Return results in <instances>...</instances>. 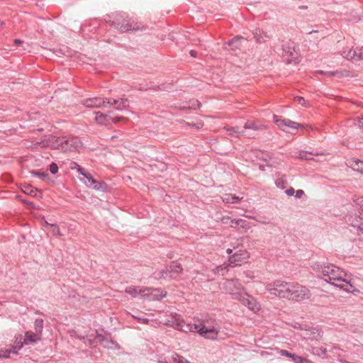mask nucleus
I'll list each match as a JSON object with an SVG mask.
<instances>
[{"mask_svg": "<svg viewBox=\"0 0 363 363\" xmlns=\"http://www.w3.org/2000/svg\"><path fill=\"white\" fill-rule=\"evenodd\" d=\"M357 60H363V47H362V48H361L359 50V52H357Z\"/></svg>", "mask_w": 363, "mask_h": 363, "instance_id": "09e8293b", "label": "nucleus"}, {"mask_svg": "<svg viewBox=\"0 0 363 363\" xmlns=\"http://www.w3.org/2000/svg\"><path fill=\"white\" fill-rule=\"evenodd\" d=\"M95 120L99 124L105 125L110 124L111 116L109 115L101 113L99 111L95 112Z\"/></svg>", "mask_w": 363, "mask_h": 363, "instance_id": "5701e85b", "label": "nucleus"}, {"mask_svg": "<svg viewBox=\"0 0 363 363\" xmlns=\"http://www.w3.org/2000/svg\"><path fill=\"white\" fill-rule=\"evenodd\" d=\"M223 289L236 299L237 295L241 294L240 291L243 289V286L239 279H226L223 283Z\"/></svg>", "mask_w": 363, "mask_h": 363, "instance_id": "6e6552de", "label": "nucleus"}, {"mask_svg": "<svg viewBox=\"0 0 363 363\" xmlns=\"http://www.w3.org/2000/svg\"><path fill=\"white\" fill-rule=\"evenodd\" d=\"M294 194H296L295 196L296 198L300 199L304 194V191L301 189H298V190L295 191Z\"/></svg>", "mask_w": 363, "mask_h": 363, "instance_id": "de8ad7c7", "label": "nucleus"}, {"mask_svg": "<svg viewBox=\"0 0 363 363\" xmlns=\"http://www.w3.org/2000/svg\"><path fill=\"white\" fill-rule=\"evenodd\" d=\"M294 101L302 106H306V101L304 98L300 96H297L294 98Z\"/></svg>", "mask_w": 363, "mask_h": 363, "instance_id": "c03bdc74", "label": "nucleus"}, {"mask_svg": "<svg viewBox=\"0 0 363 363\" xmlns=\"http://www.w3.org/2000/svg\"><path fill=\"white\" fill-rule=\"evenodd\" d=\"M39 335H36L35 333L32 332H26L25 334V338L23 340V343L25 345H28L29 343H36L40 337H38Z\"/></svg>", "mask_w": 363, "mask_h": 363, "instance_id": "b1692460", "label": "nucleus"}, {"mask_svg": "<svg viewBox=\"0 0 363 363\" xmlns=\"http://www.w3.org/2000/svg\"><path fill=\"white\" fill-rule=\"evenodd\" d=\"M51 145L63 152H74L81 147L82 143L77 138H57Z\"/></svg>", "mask_w": 363, "mask_h": 363, "instance_id": "20e7f679", "label": "nucleus"}, {"mask_svg": "<svg viewBox=\"0 0 363 363\" xmlns=\"http://www.w3.org/2000/svg\"><path fill=\"white\" fill-rule=\"evenodd\" d=\"M234 223H237V224L239 225V228L249 229L251 228L250 223L246 220L242 218L237 219Z\"/></svg>", "mask_w": 363, "mask_h": 363, "instance_id": "c9c22d12", "label": "nucleus"}, {"mask_svg": "<svg viewBox=\"0 0 363 363\" xmlns=\"http://www.w3.org/2000/svg\"><path fill=\"white\" fill-rule=\"evenodd\" d=\"M278 350V353L282 356H284V357H289V358H291V360L294 362V363H312L311 361L307 359H304L301 356H298L296 354H294V353H291L289 352V351L286 350H280V349H277Z\"/></svg>", "mask_w": 363, "mask_h": 363, "instance_id": "dca6fc26", "label": "nucleus"}, {"mask_svg": "<svg viewBox=\"0 0 363 363\" xmlns=\"http://www.w3.org/2000/svg\"><path fill=\"white\" fill-rule=\"evenodd\" d=\"M237 219H233V220H230V227L232 228H239V225L237 224V223H234V221H236Z\"/></svg>", "mask_w": 363, "mask_h": 363, "instance_id": "5fc2aeb1", "label": "nucleus"}, {"mask_svg": "<svg viewBox=\"0 0 363 363\" xmlns=\"http://www.w3.org/2000/svg\"><path fill=\"white\" fill-rule=\"evenodd\" d=\"M30 174L35 177H38L43 181L50 180L49 174L45 172H41L40 170H32Z\"/></svg>", "mask_w": 363, "mask_h": 363, "instance_id": "c756f323", "label": "nucleus"}, {"mask_svg": "<svg viewBox=\"0 0 363 363\" xmlns=\"http://www.w3.org/2000/svg\"><path fill=\"white\" fill-rule=\"evenodd\" d=\"M329 74L330 75H335L339 78H341V77H350L351 76L350 75V72L348 71V70H346V69H343V70H337V71H335L334 72H329Z\"/></svg>", "mask_w": 363, "mask_h": 363, "instance_id": "72a5a7b5", "label": "nucleus"}, {"mask_svg": "<svg viewBox=\"0 0 363 363\" xmlns=\"http://www.w3.org/2000/svg\"><path fill=\"white\" fill-rule=\"evenodd\" d=\"M13 43L15 45L18 46L22 43V40H21L20 39H15Z\"/></svg>", "mask_w": 363, "mask_h": 363, "instance_id": "bf43d9fd", "label": "nucleus"}, {"mask_svg": "<svg viewBox=\"0 0 363 363\" xmlns=\"http://www.w3.org/2000/svg\"><path fill=\"white\" fill-rule=\"evenodd\" d=\"M319 72L321 74H325V75H328V76H331L329 72H325V71H319Z\"/></svg>", "mask_w": 363, "mask_h": 363, "instance_id": "e2e57ef3", "label": "nucleus"}, {"mask_svg": "<svg viewBox=\"0 0 363 363\" xmlns=\"http://www.w3.org/2000/svg\"><path fill=\"white\" fill-rule=\"evenodd\" d=\"M25 345L23 341L22 342V336L19 335L16 337L15 345L12 346L11 348L4 350L5 352H9V354L11 353L18 354V351L23 347Z\"/></svg>", "mask_w": 363, "mask_h": 363, "instance_id": "4be33fe9", "label": "nucleus"}, {"mask_svg": "<svg viewBox=\"0 0 363 363\" xmlns=\"http://www.w3.org/2000/svg\"><path fill=\"white\" fill-rule=\"evenodd\" d=\"M96 342H99L104 344V347L113 349L118 345V344L112 339L105 337L103 335L97 333L95 337Z\"/></svg>", "mask_w": 363, "mask_h": 363, "instance_id": "aec40b11", "label": "nucleus"}, {"mask_svg": "<svg viewBox=\"0 0 363 363\" xmlns=\"http://www.w3.org/2000/svg\"><path fill=\"white\" fill-rule=\"evenodd\" d=\"M292 282L282 280H275L266 285V290L271 294L280 298L288 299L290 294V288Z\"/></svg>", "mask_w": 363, "mask_h": 363, "instance_id": "7ed1b4c3", "label": "nucleus"}, {"mask_svg": "<svg viewBox=\"0 0 363 363\" xmlns=\"http://www.w3.org/2000/svg\"><path fill=\"white\" fill-rule=\"evenodd\" d=\"M253 38L257 43H263L270 39V36L263 30L257 28L253 32Z\"/></svg>", "mask_w": 363, "mask_h": 363, "instance_id": "f3484780", "label": "nucleus"}, {"mask_svg": "<svg viewBox=\"0 0 363 363\" xmlns=\"http://www.w3.org/2000/svg\"><path fill=\"white\" fill-rule=\"evenodd\" d=\"M34 328L36 335H41L43 329V320L37 318L34 322Z\"/></svg>", "mask_w": 363, "mask_h": 363, "instance_id": "7c9ffc66", "label": "nucleus"}, {"mask_svg": "<svg viewBox=\"0 0 363 363\" xmlns=\"http://www.w3.org/2000/svg\"><path fill=\"white\" fill-rule=\"evenodd\" d=\"M189 53H190V55L191 57H196V54H197L196 51L191 50Z\"/></svg>", "mask_w": 363, "mask_h": 363, "instance_id": "052dcab7", "label": "nucleus"}, {"mask_svg": "<svg viewBox=\"0 0 363 363\" xmlns=\"http://www.w3.org/2000/svg\"><path fill=\"white\" fill-rule=\"evenodd\" d=\"M311 296V291L307 287L298 283H291L290 294L288 297L289 300L301 301L306 299H309Z\"/></svg>", "mask_w": 363, "mask_h": 363, "instance_id": "39448f33", "label": "nucleus"}, {"mask_svg": "<svg viewBox=\"0 0 363 363\" xmlns=\"http://www.w3.org/2000/svg\"><path fill=\"white\" fill-rule=\"evenodd\" d=\"M109 25L121 33L128 31H138L144 28L140 23L135 21L127 14H117L113 21H108Z\"/></svg>", "mask_w": 363, "mask_h": 363, "instance_id": "f03ea898", "label": "nucleus"}, {"mask_svg": "<svg viewBox=\"0 0 363 363\" xmlns=\"http://www.w3.org/2000/svg\"><path fill=\"white\" fill-rule=\"evenodd\" d=\"M276 184H277V186H279H279H281V184H283V182L277 181V182H276Z\"/></svg>", "mask_w": 363, "mask_h": 363, "instance_id": "338daca9", "label": "nucleus"}, {"mask_svg": "<svg viewBox=\"0 0 363 363\" xmlns=\"http://www.w3.org/2000/svg\"><path fill=\"white\" fill-rule=\"evenodd\" d=\"M9 357V352L1 351L0 352V357L1 358H7Z\"/></svg>", "mask_w": 363, "mask_h": 363, "instance_id": "864d4df0", "label": "nucleus"}, {"mask_svg": "<svg viewBox=\"0 0 363 363\" xmlns=\"http://www.w3.org/2000/svg\"><path fill=\"white\" fill-rule=\"evenodd\" d=\"M133 317L134 319L143 324H147L150 322L149 319L147 318H142L135 315H133Z\"/></svg>", "mask_w": 363, "mask_h": 363, "instance_id": "49530a36", "label": "nucleus"}, {"mask_svg": "<svg viewBox=\"0 0 363 363\" xmlns=\"http://www.w3.org/2000/svg\"><path fill=\"white\" fill-rule=\"evenodd\" d=\"M312 268L316 276L325 282L339 287L347 292H359L358 289L347 281L345 278L346 273L338 267L332 264L315 262L312 265Z\"/></svg>", "mask_w": 363, "mask_h": 363, "instance_id": "f257e3e1", "label": "nucleus"}, {"mask_svg": "<svg viewBox=\"0 0 363 363\" xmlns=\"http://www.w3.org/2000/svg\"><path fill=\"white\" fill-rule=\"evenodd\" d=\"M191 103V106H189L188 107L186 106H184L182 108L183 109H186V108H193V109H196L197 108H199L200 106H201V103L199 101H193Z\"/></svg>", "mask_w": 363, "mask_h": 363, "instance_id": "a19ab883", "label": "nucleus"}, {"mask_svg": "<svg viewBox=\"0 0 363 363\" xmlns=\"http://www.w3.org/2000/svg\"><path fill=\"white\" fill-rule=\"evenodd\" d=\"M199 333L203 337L211 340L217 339L218 330L216 329L214 327L207 328L206 326L200 327L198 329Z\"/></svg>", "mask_w": 363, "mask_h": 363, "instance_id": "2eb2a0df", "label": "nucleus"}, {"mask_svg": "<svg viewBox=\"0 0 363 363\" xmlns=\"http://www.w3.org/2000/svg\"><path fill=\"white\" fill-rule=\"evenodd\" d=\"M285 193L288 195V196H293L295 193V190L294 188L292 187H290L289 189H286Z\"/></svg>", "mask_w": 363, "mask_h": 363, "instance_id": "8fccbe9b", "label": "nucleus"}, {"mask_svg": "<svg viewBox=\"0 0 363 363\" xmlns=\"http://www.w3.org/2000/svg\"><path fill=\"white\" fill-rule=\"evenodd\" d=\"M354 203L357 206H359L363 210V197H358L356 199H354Z\"/></svg>", "mask_w": 363, "mask_h": 363, "instance_id": "a18cd8bd", "label": "nucleus"}, {"mask_svg": "<svg viewBox=\"0 0 363 363\" xmlns=\"http://www.w3.org/2000/svg\"><path fill=\"white\" fill-rule=\"evenodd\" d=\"M172 359L174 363H184V362L186 361V359L184 357L177 354H175L172 357Z\"/></svg>", "mask_w": 363, "mask_h": 363, "instance_id": "ea45409f", "label": "nucleus"}, {"mask_svg": "<svg viewBox=\"0 0 363 363\" xmlns=\"http://www.w3.org/2000/svg\"><path fill=\"white\" fill-rule=\"evenodd\" d=\"M341 55L347 60H357V52L352 48H346L342 51Z\"/></svg>", "mask_w": 363, "mask_h": 363, "instance_id": "a878e982", "label": "nucleus"}, {"mask_svg": "<svg viewBox=\"0 0 363 363\" xmlns=\"http://www.w3.org/2000/svg\"><path fill=\"white\" fill-rule=\"evenodd\" d=\"M259 169L261 170V171H264L265 170V167L264 164H260L259 166Z\"/></svg>", "mask_w": 363, "mask_h": 363, "instance_id": "0e129e2a", "label": "nucleus"}, {"mask_svg": "<svg viewBox=\"0 0 363 363\" xmlns=\"http://www.w3.org/2000/svg\"><path fill=\"white\" fill-rule=\"evenodd\" d=\"M233 249H231V248H228V249H227V250H226V252H227L228 255L232 254V253H233Z\"/></svg>", "mask_w": 363, "mask_h": 363, "instance_id": "69168bd1", "label": "nucleus"}, {"mask_svg": "<svg viewBox=\"0 0 363 363\" xmlns=\"http://www.w3.org/2000/svg\"><path fill=\"white\" fill-rule=\"evenodd\" d=\"M108 104H106V106ZM110 106L115 107L116 110L122 111L126 109L129 106V101L128 99L121 98L118 99H111V103L108 104Z\"/></svg>", "mask_w": 363, "mask_h": 363, "instance_id": "a211bd4d", "label": "nucleus"}, {"mask_svg": "<svg viewBox=\"0 0 363 363\" xmlns=\"http://www.w3.org/2000/svg\"><path fill=\"white\" fill-rule=\"evenodd\" d=\"M111 103L110 98L94 97L84 99L83 104L89 108H100L106 106V104Z\"/></svg>", "mask_w": 363, "mask_h": 363, "instance_id": "9b49d317", "label": "nucleus"}, {"mask_svg": "<svg viewBox=\"0 0 363 363\" xmlns=\"http://www.w3.org/2000/svg\"><path fill=\"white\" fill-rule=\"evenodd\" d=\"M79 338L84 339V343L88 345L91 347H94L95 344L96 343L95 337L94 338H91V335L90 336H87L86 338L84 337H79Z\"/></svg>", "mask_w": 363, "mask_h": 363, "instance_id": "e433bc0d", "label": "nucleus"}, {"mask_svg": "<svg viewBox=\"0 0 363 363\" xmlns=\"http://www.w3.org/2000/svg\"><path fill=\"white\" fill-rule=\"evenodd\" d=\"M312 353L313 354L318 355V356L321 357L323 358H326L327 357V354H327V351H326V349L324 348V347H313Z\"/></svg>", "mask_w": 363, "mask_h": 363, "instance_id": "473e14b6", "label": "nucleus"}, {"mask_svg": "<svg viewBox=\"0 0 363 363\" xmlns=\"http://www.w3.org/2000/svg\"><path fill=\"white\" fill-rule=\"evenodd\" d=\"M240 200V199L238 196L231 194H226L223 197V201L227 203H236Z\"/></svg>", "mask_w": 363, "mask_h": 363, "instance_id": "c85d7f7f", "label": "nucleus"}, {"mask_svg": "<svg viewBox=\"0 0 363 363\" xmlns=\"http://www.w3.org/2000/svg\"><path fill=\"white\" fill-rule=\"evenodd\" d=\"M182 267L181 264L177 261L171 262L168 267L165 269L161 270L157 273H155V278L157 279H167V278H176L182 272Z\"/></svg>", "mask_w": 363, "mask_h": 363, "instance_id": "423d86ee", "label": "nucleus"}, {"mask_svg": "<svg viewBox=\"0 0 363 363\" xmlns=\"http://www.w3.org/2000/svg\"><path fill=\"white\" fill-rule=\"evenodd\" d=\"M22 191L31 196L37 197V189L34 188L30 184H24L22 188Z\"/></svg>", "mask_w": 363, "mask_h": 363, "instance_id": "bb28decb", "label": "nucleus"}, {"mask_svg": "<svg viewBox=\"0 0 363 363\" xmlns=\"http://www.w3.org/2000/svg\"><path fill=\"white\" fill-rule=\"evenodd\" d=\"M145 291H149V289H138L137 287L135 286H128L125 289V292L130 295H131L133 298H135L138 295H141L143 296L145 294H143Z\"/></svg>", "mask_w": 363, "mask_h": 363, "instance_id": "393cba45", "label": "nucleus"}, {"mask_svg": "<svg viewBox=\"0 0 363 363\" xmlns=\"http://www.w3.org/2000/svg\"><path fill=\"white\" fill-rule=\"evenodd\" d=\"M49 169L52 174H55L57 173L59 168L56 163L52 162L50 164Z\"/></svg>", "mask_w": 363, "mask_h": 363, "instance_id": "79ce46f5", "label": "nucleus"}, {"mask_svg": "<svg viewBox=\"0 0 363 363\" xmlns=\"http://www.w3.org/2000/svg\"><path fill=\"white\" fill-rule=\"evenodd\" d=\"M224 129L227 132V135L230 136H233L237 138H240L242 136H245L249 138H255L257 134L256 133H245L243 130H241L239 127H224Z\"/></svg>", "mask_w": 363, "mask_h": 363, "instance_id": "ddd939ff", "label": "nucleus"}, {"mask_svg": "<svg viewBox=\"0 0 363 363\" xmlns=\"http://www.w3.org/2000/svg\"><path fill=\"white\" fill-rule=\"evenodd\" d=\"M354 217L356 219V223H353L351 222V225L354 227L357 226L360 231H362V228L361 227V225L363 224L362 218L360 216H357V215H355Z\"/></svg>", "mask_w": 363, "mask_h": 363, "instance_id": "58836bf2", "label": "nucleus"}, {"mask_svg": "<svg viewBox=\"0 0 363 363\" xmlns=\"http://www.w3.org/2000/svg\"><path fill=\"white\" fill-rule=\"evenodd\" d=\"M244 38L241 36H236L232 38L229 42L228 45L232 48V49L239 48L241 45V41L243 40Z\"/></svg>", "mask_w": 363, "mask_h": 363, "instance_id": "cd10ccee", "label": "nucleus"}, {"mask_svg": "<svg viewBox=\"0 0 363 363\" xmlns=\"http://www.w3.org/2000/svg\"><path fill=\"white\" fill-rule=\"evenodd\" d=\"M230 220H233V219L231 218L228 217V216L223 217L222 218V222L224 224H230Z\"/></svg>", "mask_w": 363, "mask_h": 363, "instance_id": "603ef678", "label": "nucleus"}, {"mask_svg": "<svg viewBox=\"0 0 363 363\" xmlns=\"http://www.w3.org/2000/svg\"><path fill=\"white\" fill-rule=\"evenodd\" d=\"M96 342H99L104 344V347L113 349L118 345V344L112 339L105 337L103 335L97 333L95 337Z\"/></svg>", "mask_w": 363, "mask_h": 363, "instance_id": "6ab92c4d", "label": "nucleus"}, {"mask_svg": "<svg viewBox=\"0 0 363 363\" xmlns=\"http://www.w3.org/2000/svg\"><path fill=\"white\" fill-rule=\"evenodd\" d=\"M121 118L120 117H115V118L111 117L110 123H117L118 122H119L121 121Z\"/></svg>", "mask_w": 363, "mask_h": 363, "instance_id": "4d7b16f0", "label": "nucleus"}, {"mask_svg": "<svg viewBox=\"0 0 363 363\" xmlns=\"http://www.w3.org/2000/svg\"><path fill=\"white\" fill-rule=\"evenodd\" d=\"M88 181L86 183V185L94 190L105 191L107 189V184L104 182H99L95 179L91 174L85 172V175H83Z\"/></svg>", "mask_w": 363, "mask_h": 363, "instance_id": "f8f14e48", "label": "nucleus"}, {"mask_svg": "<svg viewBox=\"0 0 363 363\" xmlns=\"http://www.w3.org/2000/svg\"><path fill=\"white\" fill-rule=\"evenodd\" d=\"M282 56L287 64L299 63L298 53L295 49L294 43H286L282 45Z\"/></svg>", "mask_w": 363, "mask_h": 363, "instance_id": "0eeeda50", "label": "nucleus"}, {"mask_svg": "<svg viewBox=\"0 0 363 363\" xmlns=\"http://www.w3.org/2000/svg\"><path fill=\"white\" fill-rule=\"evenodd\" d=\"M350 167L355 171L363 174V161L361 160H352L350 164Z\"/></svg>", "mask_w": 363, "mask_h": 363, "instance_id": "2f4dec72", "label": "nucleus"}, {"mask_svg": "<svg viewBox=\"0 0 363 363\" xmlns=\"http://www.w3.org/2000/svg\"><path fill=\"white\" fill-rule=\"evenodd\" d=\"M46 225H50L53 227V229L52 230V233L55 236L60 237L62 235L59 227L55 224H49L47 221H45Z\"/></svg>", "mask_w": 363, "mask_h": 363, "instance_id": "4c0bfd02", "label": "nucleus"}, {"mask_svg": "<svg viewBox=\"0 0 363 363\" xmlns=\"http://www.w3.org/2000/svg\"><path fill=\"white\" fill-rule=\"evenodd\" d=\"M247 297L244 295H237L236 300H238L240 303H242L245 306L247 307L249 309L256 311H259L260 308V305L257 302V301L251 296L247 294H245Z\"/></svg>", "mask_w": 363, "mask_h": 363, "instance_id": "9d476101", "label": "nucleus"}, {"mask_svg": "<svg viewBox=\"0 0 363 363\" xmlns=\"http://www.w3.org/2000/svg\"><path fill=\"white\" fill-rule=\"evenodd\" d=\"M244 238H241L240 240H238V243L233 247L234 249L237 248L238 246L242 245V242L243 241Z\"/></svg>", "mask_w": 363, "mask_h": 363, "instance_id": "13d9d810", "label": "nucleus"}, {"mask_svg": "<svg viewBox=\"0 0 363 363\" xmlns=\"http://www.w3.org/2000/svg\"><path fill=\"white\" fill-rule=\"evenodd\" d=\"M166 292H164L163 291H160V294H155V296L157 298H162L163 297H164L166 296Z\"/></svg>", "mask_w": 363, "mask_h": 363, "instance_id": "6e6d98bb", "label": "nucleus"}, {"mask_svg": "<svg viewBox=\"0 0 363 363\" xmlns=\"http://www.w3.org/2000/svg\"><path fill=\"white\" fill-rule=\"evenodd\" d=\"M299 157L301 159L308 160V157H306V153H301Z\"/></svg>", "mask_w": 363, "mask_h": 363, "instance_id": "680f3d73", "label": "nucleus"}, {"mask_svg": "<svg viewBox=\"0 0 363 363\" xmlns=\"http://www.w3.org/2000/svg\"><path fill=\"white\" fill-rule=\"evenodd\" d=\"M244 128L258 131L264 130L266 126L257 121H248L245 123Z\"/></svg>", "mask_w": 363, "mask_h": 363, "instance_id": "412c9836", "label": "nucleus"}, {"mask_svg": "<svg viewBox=\"0 0 363 363\" xmlns=\"http://www.w3.org/2000/svg\"><path fill=\"white\" fill-rule=\"evenodd\" d=\"M274 122L282 130H285L286 128L298 129L300 125L289 119H280L277 116L274 115Z\"/></svg>", "mask_w": 363, "mask_h": 363, "instance_id": "4468645a", "label": "nucleus"}, {"mask_svg": "<svg viewBox=\"0 0 363 363\" xmlns=\"http://www.w3.org/2000/svg\"><path fill=\"white\" fill-rule=\"evenodd\" d=\"M362 121H363V118H362L360 120H359V125L360 127H362V125H363Z\"/></svg>", "mask_w": 363, "mask_h": 363, "instance_id": "774afa93", "label": "nucleus"}, {"mask_svg": "<svg viewBox=\"0 0 363 363\" xmlns=\"http://www.w3.org/2000/svg\"><path fill=\"white\" fill-rule=\"evenodd\" d=\"M69 168L71 169H77V172L81 175H85V170L80 167L76 162H71L69 163Z\"/></svg>", "mask_w": 363, "mask_h": 363, "instance_id": "f704fd0d", "label": "nucleus"}, {"mask_svg": "<svg viewBox=\"0 0 363 363\" xmlns=\"http://www.w3.org/2000/svg\"><path fill=\"white\" fill-rule=\"evenodd\" d=\"M227 267L219 266L216 268V273L224 275L228 272Z\"/></svg>", "mask_w": 363, "mask_h": 363, "instance_id": "37998d69", "label": "nucleus"}, {"mask_svg": "<svg viewBox=\"0 0 363 363\" xmlns=\"http://www.w3.org/2000/svg\"><path fill=\"white\" fill-rule=\"evenodd\" d=\"M249 258V253L245 250H239L229 257L228 262L230 265L234 267L241 265L242 262H245Z\"/></svg>", "mask_w": 363, "mask_h": 363, "instance_id": "1a4fd4ad", "label": "nucleus"}, {"mask_svg": "<svg viewBox=\"0 0 363 363\" xmlns=\"http://www.w3.org/2000/svg\"><path fill=\"white\" fill-rule=\"evenodd\" d=\"M23 203H25L30 208H34L35 205L32 201H27L26 200H21Z\"/></svg>", "mask_w": 363, "mask_h": 363, "instance_id": "3c124183", "label": "nucleus"}]
</instances>
